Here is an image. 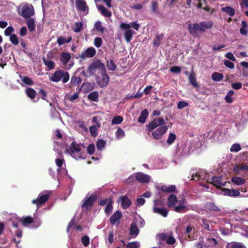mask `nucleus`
<instances>
[{"label":"nucleus","mask_w":248,"mask_h":248,"mask_svg":"<svg viewBox=\"0 0 248 248\" xmlns=\"http://www.w3.org/2000/svg\"><path fill=\"white\" fill-rule=\"evenodd\" d=\"M166 124V121L163 117L156 118L147 125V130L152 132V136L154 139L159 140L162 139L168 130V127Z\"/></svg>","instance_id":"nucleus-1"},{"label":"nucleus","mask_w":248,"mask_h":248,"mask_svg":"<svg viewBox=\"0 0 248 248\" xmlns=\"http://www.w3.org/2000/svg\"><path fill=\"white\" fill-rule=\"evenodd\" d=\"M214 25V23L212 21H202L199 23L189 24L188 25V30L190 33L194 36L198 35V31H204L205 29H210Z\"/></svg>","instance_id":"nucleus-2"},{"label":"nucleus","mask_w":248,"mask_h":248,"mask_svg":"<svg viewBox=\"0 0 248 248\" xmlns=\"http://www.w3.org/2000/svg\"><path fill=\"white\" fill-rule=\"evenodd\" d=\"M65 152L76 159L84 158V154L81 152V145L74 142L66 147Z\"/></svg>","instance_id":"nucleus-3"},{"label":"nucleus","mask_w":248,"mask_h":248,"mask_svg":"<svg viewBox=\"0 0 248 248\" xmlns=\"http://www.w3.org/2000/svg\"><path fill=\"white\" fill-rule=\"evenodd\" d=\"M69 79V74L67 72L62 70H57L49 76V80L51 81L58 82L61 80L63 83H66Z\"/></svg>","instance_id":"nucleus-4"},{"label":"nucleus","mask_w":248,"mask_h":248,"mask_svg":"<svg viewBox=\"0 0 248 248\" xmlns=\"http://www.w3.org/2000/svg\"><path fill=\"white\" fill-rule=\"evenodd\" d=\"M51 194V192L50 191L40 193L36 199L32 201V203L37 206L44 204L48 200Z\"/></svg>","instance_id":"nucleus-5"},{"label":"nucleus","mask_w":248,"mask_h":248,"mask_svg":"<svg viewBox=\"0 0 248 248\" xmlns=\"http://www.w3.org/2000/svg\"><path fill=\"white\" fill-rule=\"evenodd\" d=\"M120 27L121 30L124 31V37L127 42H130L134 32L130 28V24L122 22Z\"/></svg>","instance_id":"nucleus-6"},{"label":"nucleus","mask_w":248,"mask_h":248,"mask_svg":"<svg viewBox=\"0 0 248 248\" xmlns=\"http://www.w3.org/2000/svg\"><path fill=\"white\" fill-rule=\"evenodd\" d=\"M105 65L104 63H102L99 61H97L93 62L88 67V71L89 73L93 75L94 74L97 69H99L101 71H102L104 72L105 70Z\"/></svg>","instance_id":"nucleus-7"},{"label":"nucleus","mask_w":248,"mask_h":248,"mask_svg":"<svg viewBox=\"0 0 248 248\" xmlns=\"http://www.w3.org/2000/svg\"><path fill=\"white\" fill-rule=\"evenodd\" d=\"M20 14L25 18L30 17L34 14V8L31 5H24L21 8Z\"/></svg>","instance_id":"nucleus-8"},{"label":"nucleus","mask_w":248,"mask_h":248,"mask_svg":"<svg viewBox=\"0 0 248 248\" xmlns=\"http://www.w3.org/2000/svg\"><path fill=\"white\" fill-rule=\"evenodd\" d=\"M96 199V194L87 195L85 199V201L82 204V207L88 209L91 208Z\"/></svg>","instance_id":"nucleus-9"},{"label":"nucleus","mask_w":248,"mask_h":248,"mask_svg":"<svg viewBox=\"0 0 248 248\" xmlns=\"http://www.w3.org/2000/svg\"><path fill=\"white\" fill-rule=\"evenodd\" d=\"M136 179L140 183H148L150 181L151 176L143 172H139L135 174Z\"/></svg>","instance_id":"nucleus-10"},{"label":"nucleus","mask_w":248,"mask_h":248,"mask_svg":"<svg viewBox=\"0 0 248 248\" xmlns=\"http://www.w3.org/2000/svg\"><path fill=\"white\" fill-rule=\"evenodd\" d=\"M96 54V50L93 47H90L86 50L83 51L79 55L82 59L93 57Z\"/></svg>","instance_id":"nucleus-11"},{"label":"nucleus","mask_w":248,"mask_h":248,"mask_svg":"<svg viewBox=\"0 0 248 248\" xmlns=\"http://www.w3.org/2000/svg\"><path fill=\"white\" fill-rule=\"evenodd\" d=\"M102 74V78L98 79L97 81L98 85L100 87H104L106 86L109 81V77L106 74V69L105 68L104 72L101 71Z\"/></svg>","instance_id":"nucleus-12"},{"label":"nucleus","mask_w":248,"mask_h":248,"mask_svg":"<svg viewBox=\"0 0 248 248\" xmlns=\"http://www.w3.org/2000/svg\"><path fill=\"white\" fill-rule=\"evenodd\" d=\"M233 171L237 174H240L243 172L248 171V165L245 164H237L233 167Z\"/></svg>","instance_id":"nucleus-13"},{"label":"nucleus","mask_w":248,"mask_h":248,"mask_svg":"<svg viewBox=\"0 0 248 248\" xmlns=\"http://www.w3.org/2000/svg\"><path fill=\"white\" fill-rule=\"evenodd\" d=\"M76 5L78 10L83 12L85 14H87L88 12V8L84 1L82 0H78L76 1Z\"/></svg>","instance_id":"nucleus-14"},{"label":"nucleus","mask_w":248,"mask_h":248,"mask_svg":"<svg viewBox=\"0 0 248 248\" xmlns=\"http://www.w3.org/2000/svg\"><path fill=\"white\" fill-rule=\"evenodd\" d=\"M222 191L224 195L230 197H237L240 194L239 190L233 189L223 188Z\"/></svg>","instance_id":"nucleus-15"},{"label":"nucleus","mask_w":248,"mask_h":248,"mask_svg":"<svg viewBox=\"0 0 248 248\" xmlns=\"http://www.w3.org/2000/svg\"><path fill=\"white\" fill-rule=\"evenodd\" d=\"M57 153V158L55 159V163L57 166L59 168L57 169V171L58 173L61 172L60 167H62L64 164V160L62 158H61L62 156V152L59 151L58 150H56Z\"/></svg>","instance_id":"nucleus-16"},{"label":"nucleus","mask_w":248,"mask_h":248,"mask_svg":"<svg viewBox=\"0 0 248 248\" xmlns=\"http://www.w3.org/2000/svg\"><path fill=\"white\" fill-rule=\"evenodd\" d=\"M122 213L121 212L117 211L110 217L109 220L111 224L114 225L119 221L122 217Z\"/></svg>","instance_id":"nucleus-17"},{"label":"nucleus","mask_w":248,"mask_h":248,"mask_svg":"<svg viewBox=\"0 0 248 248\" xmlns=\"http://www.w3.org/2000/svg\"><path fill=\"white\" fill-rule=\"evenodd\" d=\"M179 202L175 195L171 194L168 198V206L169 207H174Z\"/></svg>","instance_id":"nucleus-18"},{"label":"nucleus","mask_w":248,"mask_h":248,"mask_svg":"<svg viewBox=\"0 0 248 248\" xmlns=\"http://www.w3.org/2000/svg\"><path fill=\"white\" fill-rule=\"evenodd\" d=\"M185 202V200H181L178 203L179 204L177 205V204L174 207V210L178 213H182L186 211V207L184 205V203Z\"/></svg>","instance_id":"nucleus-19"},{"label":"nucleus","mask_w":248,"mask_h":248,"mask_svg":"<svg viewBox=\"0 0 248 248\" xmlns=\"http://www.w3.org/2000/svg\"><path fill=\"white\" fill-rule=\"evenodd\" d=\"M153 212L155 213L158 214L163 217H167L168 215V211L163 207L153 208Z\"/></svg>","instance_id":"nucleus-20"},{"label":"nucleus","mask_w":248,"mask_h":248,"mask_svg":"<svg viewBox=\"0 0 248 248\" xmlns=\"http://www.w3.org/2000/svg\"><path fill=\"white\" fill-rule=\"evenodd\" d=\"M139 233V230L135 223H131L130 227V234L135 238Z\"/></svg>","instance_id":"nucleus-21"},{"label":"nucleus","mask_w":248,"mask_h":248,"mask_svg":"<svg viewBox=\"0 0 248 248\" xmlns=\"http://www.w3.org/2000/svg\"><path fill=\"white\" fill-rule=\"evenodd\" d=\"M232 182L235 185L240 186L245 183L246 180L238 176L232 177L231 179Z\"/></svg>","instance_id":"nucleus-22"},{"label":"nucleus","mask_w":248,"mask_h":248,"mask_svg":"<svg viewBox=\"0 0 248 248\" xmlns=\"http://www.w3.org/2000/svg\"><path fill=\"white\" fill-rule=\"evenodd\" d=\"M148 116V111L146 109L143 110L138 118V122L141 124H144L145 122L146 119Z\"/></svg>","instance_id":"nucleus-23"},{"label":"nucleus","mask_w":248,"mask_h":248,"mask_svg":"<svg viewBox=\"0 0 248 248\" xmlns=\"http://www.w3.org/2000/svg\"><path fill=\"white\" fill-rule=\"evenodd\" d=\"M121 200L122 206L124 209L128 208L131 204L130 200L126 196L122 197Z\"/></svg>","instance_id":"nucleus-24"},{"label":"nucleus","mask_w":248,"mask_h":248,"mask_svg":"<svg viewBox=\"0 0 248 248\" xmlns=\"http://www.w3.org/2000/svg\"><path fill=\"white\" fill-rule=\"evenodd\" d=\"M71 59L69 53L63 52L61 54L60 60L63 65H66Z\"/></svg>","instance_id":"nucleus-25"},{"label":"nucleus","mask_w":248,"mask_h":248,"mask_svg":"<svg viewBox=\"0 0 248 248\" xmlns=\"http://www.w3.org/2000/svg\"><path fill=\"white\" fill-rule=\"evenodd\" d=\"M212 183L217 187L225 186V183L222 182L221 178L216 176L212 178Z\"/></svg>","instance_id":"nucleus-26"},{"label":"nucleus","mask_w":248,"mask_h":248,"mask_svg":"<svg viewBox=\"0 0 248 248\" xmlns=\"http://www.w3.org/2000/svg\"><path fill=\"white\" fill-rule=\"evenodd\" d=\"M72 39L71 36L65 37L64 36L59 37L57 39V43L59 46H61L65 43H69Z\"/></svg>","instance_id":"nucleus-27"},{"label":"nucleus","mask_w":248,"mask_h":248,"mask_svg":"<svg viewBox=\"0 0 248 248\" xmlns=\"http://www.w3.org/2000/svg\"><path fill=\"white\" fill-rule=\"evenodd\" d=\"M98 10L101 14L106 17H109L111 15V13L104 6L102 5L97 6Z\"/></svg>","instance_id":"nucleus-28"},{"label":"nucleus","mask_w":248,"mask_h":248,"mask_svg":"<svg viewBox=\"0 0 248 248\" xmlns=\"http://www.w3.org/2000/svg\"><path fill=\"white\" fill-rule=\"evenodd\" d=\"M205 207L206 209L213 211H219L220 209L218 207H217L214 203L213 202H207L206 203L205 205Z\"/></svg>","instance_id":"nucleus-29"},{"label":"nucleus","mask_w":248,"mask_h":248,"mask_svg":"<svg viewBox=\"0 0 248 248\" xmlns=\"http://www.w3.org/2000/svg\"><path fill=\"white\" fill-rule=\"evenodd\" d=\"M26 23L28 26V29L30 31H32L35 30V25L33 18H30L28 19L27 20Z\"/></svg>","instance_id":"nucleus-30"},{"label":"nucleus","mask_w":248,"mask_h":248,"mask_svg":"<svg viewBox=\"0 0 248 248\" xmlns=\"http://www.w3.org/2000/svg\"><path fill=\"white\" fill-rule=\"evenodd\" d=\"M161 189L162 191L167 192H172L176 189V187L174 185L166 186L163 185L161 186Z\"/></svg>","instance_id":"nucleus-31"},{"label":"nucleus","mask_w":248,"mask_h":248,"mask_svg":"<svg viewBox=\"0 0 248 248\" xmlns=\"http://www.w3.org/2000/svg\"><path fill=\"white\" fill-rule=\"evenodd\" d=\"M221 11L228 14L230 16H233L235 13V10L230 6H227L221 8Z\"/></svg>","instance_id":"nucleus-32"},{"label":"nucleus","mask_w":248,"mask_h":248,"mask_svg":"<svg viewBox=\"0 0 248 248\" xmlns=\"http://www.w3.org/2000/svg\"><path fill=\"white\" fill-rule=\"evenodd\" d=\"M83 24L82 22H76L72 27V30L75 32H79L83 29Z\"/></svg>","instance_id":"nucleus-33"},{"label":"nucleus","mask_w":248,"mask_h":248,"mask_svg":"<svg viewBox=\"0 0 248 248\" xmlns=\"http://www.w3.org/2000/svg\"><path fill=\"white\" fill-rule=\"evenodd\" d=\"M248 24L245 21H242V28L240 30V33L243 35H247L248 34Z\"/></svg>","instance_id":"nucleus-34"},{"label":"nucleus","mask_w":248,"mask_h":248,"mask_svg":"<svg viewBox=\"0 0 248 248\" xmlns=\"http://www.w3.org/2000/svg\"><path fill=\"white\" fill-rule=\"evenodd\" d=\"M223 74L219 73L214 72L212 75V79L215 81H220L223 79Z\"/></svg>","instance_id":"nucleus-35"},{"label":"nucleus","mask_w":248,"mask_h":248,"mask_svg":"<svg viewBox=\"0 0 248 248\" xmlns=\"http://www.w3.org/2000/svg\"><path fill=\"white\" fill-rule=\"evenodd\" d=\"M22 223L24 226L27 227L31 224L35 223V221L32 220L31 217H27L22 219Z\"/></svg>","instance_id":"nucleus-36"},{"label":"nucleus","mask_w":248,"mask_h":248,"mask_svg":"<svg viewBox=\"0 0 248 248\" xmlns=\"http://www.w3.org/2000/svg\"><path fill=\"white\" fill-rule=\"evenodd\" d=\"M115 136L118 140L122 139L125 136V132L122 128L119 127L116 132Z\"/></svg>","instance_id":"nucleus-37"},{"label":"nucleus","mask_w":248,"mask_h":248,"mask_svg":"<svg viewBox=\"0 0 248 248\" xmlns=\"http://www.w3.org/2000/svg\"><path fill=\"white\" fill-rule=\"evenodd\" d=\"M234 94V92L232 90H230L225 97V100L228 103H232L233 102V99L232 97V95Z\"/></svg>","instance_id":"nucleus-38"},{"label":"nucleus","mask_w":248,"mask_h":248,"mask_svg":"<svg viewBox=\"0 0 248 248\" xmlns=\"http://www.w3.org/2000/svg\"><path fill=\"white\" fill-rule=\"evenodd\" d=\"M106 141L102 139L98 140L96 142V147L97 150L101 151L102 150L106 145Z\"/></svg>","instance_id":"nucleus-39"},{"label":"nucleus","mask_w":248,"mask_h":248,"mask_svg":"<svg viewBox=\"0 0 248 248\" xmlns=\"http://www.w3.org/2000/svg\"><path fill=\"white\" fill-rule=\"evenodd\" d=\"M107 66L109 70L114 71L116 69V65L111 60L107 61Z\"/></svg>","instance_id":"nucleus-40"},{"label":"nucleus","mask_w":248,"mask_h":248,"mask_svg":"<svg viewBox=\"0 0 248 248\" xmlns=\"http://www.w3.org/2000/svg\"><path fill=\"white\" fill-rule=\"evenodd\" d=\"M164 202L161 199L156 200L154 201L153 208H160L163 207L164 205Z\"/></svg>","instance_id":"nucleus-41"},{"label":"nucleus","mask_w":248,"mask_h":248,"mask_svg":"<svg viewBox=\"0 0 248 248\" xmlns=\"http://www.w3.org/2000/svg\"><path fill=\"white\" fill-rule=\"evenodd\" d=\"M27 95L31 99H33L36 95V92L31 88H28L26 90Z\"/></svg>","instance_id":"nucleus-42"},{"label":"nucleus","mask_w":248,"mask_h":248,"mask_svg":"<svg viewBox=\"0 0 248 248\" xmlns=\"http://www.w3.org/2000/svg\"><path fill=\"white\" fill-rule=\"evenodd\" d=\"M188 79L190 82V83L194 87H198V85L195 79V77L194 74L191 73L189 75H188Z\"/></svg>","instance_id":"nucleus-43"},{"label":"nucleus","mask_w":248,"mask_h":248,"mask_svg":"<svg viewBox=\"0 0 248 248\" xmlns=\"http://www.w3.org/2000/svg\"><path fill=\"white\" fill-rule=\"evenodd\" d=\"M112 201L111 199L109 200L108 202L106 205V208H105V213L107 214H110L112 210Z\"/></svg>","instance_id":"nucleus-44"},{"label":"nucleus","mask_w":248,"mask_h":248,"mask_svg":"<svg viewBox=\"0 0 248 248\" xmlns=\"http://www.w3.org/2000/svg\"><path fill=\"white\" fill-rule=\"evenodd\" d=\"M241 150V145L238 143H234L232 144L230 148L231 152L236 153Z\"/></svg>","instance_id":"nucleus-45"},{"label":"nucleus","mask_w":248,"mask_h":248,"mask_svg":"<svg viewBox=\"0 0 248 248\" xmlns=\"http://www.w3.org/2000/svg\"><path fill=\"white\" fill-rule=\"evenodd\" d=\"M81 81V78L79 77L73 76L71 78L70 84L73 85L79 84Z\"/></svg>","instance_id":"nucleus-46"},{"label":"nucleus","mask_w":248,"mask_h":248,"mask_svg":"<svg viewBox=\"0 0 248 248\" xmlns=\"http://www.w3.org/2000/svg\"><path fill=\"white\" fill-rule=\"evenodd\" d=\"M176 138V136L174 134L170 133L167 140V143L169 145L171 144L175 141Z\"/></svg>","instance_id":"nucleus-47"},{"label":"nucleus","mask_w":248,"mask_h":248,"mask_svg":"<svg viewBox=\"0 0 248 248\" xmlns=\"http://www.w3.org/2000/svg\"><path fill=\"white\" fill-rule=\"evenodd\" d=\"M88 97L93 101H96L98 98V94L96 92H93L89 94Z\"/></svg>","instance_id":"nucleus-48"},{"label":"nucleus","mask_w":248,"mask_h":248,"mask_svg":"<svg viewBox=\"0 0 248 248\" xmlns=\"http://www.w3.org/2000/svg\"><path fill=\"white\" fill-rule=\"evenodd\" d=\"M123 121V118L121 116H115L112 120V124H121Z\"/></svg>","instance_id":"nucleus-49"},{"label":"nucleus","mask_w":248,"mask_h":248,"mask_svg":"<svg viewBox=\"0 0 248 248\" xmlns=\"http://www.w3.org/2000/svg\"><path fill=\"white\" fill-rule=\"evenodd\" d=\"M44 63L45 65L49 68V69H53L55 67V63L54 62L49 60H44Z\"/></svg>","instance_id":"nucleus-50"},{"label":"nucleus","mask_w":248,"mask_h":248,"mask_svg":"<svg viewBox=\"0 0 248 248\" xmlns=\"http://www.w3.org/2000/svg\"><path fill=\"white\" fill-rule=\"evenodd\" d=\"M140 247V243L138 241H134L129 242L127 244V248H139Z\"/></svg>","instance_id":"nucleus-51"},{"label":"nucleus","mask_w":248,"mask_h":248,"mask_svg":"<svg viewBox=\"0 0 248 248\" xmlns=\"http://www.w3.org/2000/svg\"><path fill=\"white\" fill-rule=\"evenodd\" d=\"M90 132L91 135L93 137H95L97 135V127L95 125H92L90 128H89Z\"/></svg>","instance_id":"nucleus-52"},{"label":"nucleus","mask_w":248,"mask_h":248,"mask_svg":"<svg viewBox=\"0 0 248 248\" xmlns=\"http://www.w3.org/2000/svg\"><path fill=\"white\" fill-rule=\"evenodd\" d=\"M79 95L78 93H75L72 95H68L66 94L65 96V97L66 98L67 100H68L70 101H74V100H76L78 98Z\"/></svg>","instance_id":"nucleus-53"},{"label":"nucleus","mask_w":248,"mask_h":248,"mask_svg":"<svg viewBox=\"0 0 248 248\" xmlns=\"http://www.w3.org/2000/svg\"><path fill=\"white\" fill-rule=\"evenodd\" d=\"M10 41L14 45H17L19 43L18 37L15 34L11 35L10 36Z\"/></svg>","instance_id":"nucleus-54"},{"label":"nucleus","mask_w":248,"mask_h":248,"mask_svg":"<svg viewBox=\"0 0 248 248\" xmlns=\"http://www.w3.org/2000/svg\"><path fill=\"white\" fill-rule=\"evenodd\" d=\"M193 230L194 227L191 225H188L186 228V233L187 234V236L190 239L191 238V234H192V232H193Z\"/></svg>","instance_id":"nucleus-55"},{"label":"nucleus","mask_w":248,"mask_h":248,"mask_svg":"<svg viewBox=\"0 0 248 248\" xmlns=\"http://www.w3.org/2000/svg\"><path fill=\"white\" fill-rule=\"evenodd\" d=\"M188 106V103L185 101H179L177 104V108H178L181 109L186 107Z\"/></svg>","instance_id":"nucleus-56"},{"label":"nucleus","mask_w":248,"mask_h":248,"mask_svg":"<svg viewBox=\"0 0 248 248\" xmlns=\"http://www.w3.org/2000/svg\"><path fill=\"white\" fill-rule=\"evenodd\" d=\"M14 31V29L13 27L9 26L4 31V34L6 36H11V34Z\"/></svg>","instance_id":"nucleus-57"},{"label":"nucleus","mask_w":248,"mask_h":248,"mask_svg":"<svg viewBox=\"0 0 248 248\" xmlns=\"http://www.w3.org/2000/svg\"><path fill=\"white\" fill-rule=\"evenodd\" d=\"M102 44V40L101 38L96 37L94 40V45L96 47H100Z\"/></svg>","instance_id":"nucleus-58"},{"label":"nucleus","mask_w":248,"mask_h":248,"mask_svg":"<svg viewBox=\"0 0 248 248\" xmlns=\"http://www.w3.org/2000/svg\"><path fill=\"white\" fill-rule=\"evenodd\" d=\"M22 82L26 85H32L33 84L32 80L28 77H24L22 78Z\"/></svg>","instance_id":"nucleus-59"},{"label":"nucleus","mask_w":248,"mask_h":248,"mask_svg":"<svg viewBox=\"0 0 248 248\" xmlns=\"http://www.w3.org/2000/svg\"><path fill=\"white\" fill-rule=\"evenodd\" d=\"M95 151V146L93 144H90L87 147V152L90 155H93Z\"/></svg>","instance_id":"nucleus-60"},{"label":"nucleus","mask_w":248,"mask_h":248,"mask_svg":"<svg viewBox=\"0 0 248 248\" xmlns=\"http://www.w3.org/2000/svg\"><path fill=\"white\" fill-rule=\"evenodd\" d=\"M95 28L98 31L103 32L104 31V28L102 26L101 22L99 21H97L95 23Z\"/></svg>","instance_id":"nucleus-61"},{"label":"nucleus","mask_w":248,"mask_h":248,"mask_svg":"<svg viewBox=\"0 0 248 248\" xmlns=\"http://www.w3.org/2000/svg\"><path fill=\"white\" fill-rule=\"evenodd\" d=\"M81 240H82V243L83 245L85 247L88 246V245L89 244L90 239L88 236L86 235V236L82 237Z\"/></svg>","instance_id":"nucleus-62"},{"label":"nucleus","mask_w":248,"mask_h":248,"mask_svg":"<svg viewBox=\"0 0 248 248\" xmlns=\"http://www.w3.org/2000/svg\"><path fill=\"white\" fill-rule=\"evenodd\" d=\"M224 65L228 68L230 69H233L234 68V64L233 62L228 61V60H225L224 62Z\"/></svg>","instance_id":"nucleus-63"},{"label":"nucleus","mask_w":248,"mask_h":248,"mask_svg":"<svg viewBox=\"0 0 248 248\" xmlns=\"http://www.w3.org/2000/svg\"><path fill=\"white\" fill-rule=\"evenodd\" d=\"M231 248H246V247L241 243H234L231 245Z\"/></svg>","instance_id":"nucleus-64"}]
</instances>
